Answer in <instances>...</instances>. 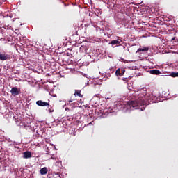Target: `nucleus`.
<instances>
[{
    "label": "nucleus",
    "instance_id": "15",
    "mask_svg": "<svg viewBox=\"0 0 178 178\" xmlns=\"http://www.w3.org/2000/svg\"><path fill=\"white\" fill-rule=\"evenodd\" d=\"M48 111L49 113H52V112L54 111V110L52 108V107H51V106H48Z\"/></svg>",
    "mask_w": 178,
    "mask_h": 178
},
{
    "label": "nucleus",
    "instance_id": "11",
    "mask_svg": "<svg viewBox=\"0 0 178 178\" xmlns=\"http://www.w3.org/2000/svg\"><path fill=\"white\" fill-rule=\"evenodd\" d=\"M151 74H156V75H159L161 74V71L158 70H152L149 71Z\"/></svg>",
    "mask_w": 178,
    "mask_h": 178
},
{
    "label": "nucleus",
    "instance_id": "7",
    "mask_svg": "<svg viewBox=\"0 0 178 178\" xmlns=\"http://www.w3.org/2000/svg\"><path fill=\"white\" fill-rule=\"evenodd\" d=\"M23 158H24L25 159L31 158V152L29 151L24 152L23 153Z\"/></svg>",
    "mask_w": 178,
    "mask_h": 178
},
{
    "label": "nucleus",
    "instance_id": "1",
    "mask_svg": "<svg viewBox=\"0 0 178 178\" xmlns=\"http://www.w3.org/2000/svg\"><path fill=\"white\" fill-rule=\"evenodd\" d=\"M155 98H156V97L153 95L145 96L144 95H140L138 96V94H135L132 97V99L134 100L127 102L123 106V111L124 112H130V111L133 110L132 108L137 109V108H140V106H146L150 102L154 104L156 102Z\"/></svg>",
    "mask_w": 178,
    "mask_h": 178
},
{
    "label": "nucleus",
    "instance_id": "2",
    "mask_svg": "<svg viewBox=\"0 0 178 178\" xmlns=\"http://www.w3.org/2000/svg\"><path fill=\"white\" fill-rule=\"evenodd\" d=\"M10 93L12 95H13V97H16L20 94V88L13 87L11 88Z\"/></svg>",
    "mask_w": 178,
    "mask_h": 178
},
{
    "label": "nucleus",
    "instance_id": "21",
    "mask_svg": "<svg viewBox=\"0 0 178 178\" xmlns=\"http://www.w3.org/2000/svg\"><path fill=\"white\" fill-rule=\"evenodd\" d=\"M99 96V95H97V97Z\"/></svg>",
    "mask_w": 178,
    "mask_h": 178
},
{
    "label": "nucleus",
    "instance_id": "20",
    "mask_svg": "<svg viewBox=\"0 0 178 178\" xmlns=\"http://www.w3.org/2000/svg\"><path fill=\"white\" fill-rule=\"evenodd\" d=\"M99 96V95H97V97Z\"/></svg>",
    "mask_w": 178,
    "mask_h": 178
},
{
    "label": "nucleus",
    "instance_id": "9",
    "mask_svg": "<svg viewBox=\"0 0 178 178\" xmlns=\"http://www.w3.org/2000/svg\"><path fill=\"white\" fill-rule=\"evenodd\" d=\"M40 173L42 175H47L48 173V168L47 167H44L40 170Z\"/></svg>",
    "mask_w": 178,
    "mask_h": 178
},
{
    "label": "nucleus",
    "instance_id": "8",
    "mask_svg": "<svg viewBox=\"0 0 178 178\" xmlns=\"http://www.w3.org/2000/svg\"><path fill=\"white\" fill-rule=\"evenodd\" d=\"M121 42H122V40H120V39H118L117 40H112L110 44L111 45H120Z\"/></svg>",
    "mask_w": 178,
    "mask_h": 178
},
{
    "label": "nucleus",
    "instance_id": "13",
    "mask_svg": "<svg viewBox=\"0 0 178 178\" xmlns=\"http://www.w3.org/2000/svg\"><path fill=\"white\" fill-rule=\"evenodd\" d=\"M121 70H120V68H118L116 72H115V74L116 76H122V74H121Z\"/></svg>",
    "mask_w": 178,
    "mask_h": 178
},
{
    "label": "nucleus",
    "instance_id": "5",
    "mask_svg": "<svg viewBox=\"0 0 178 178\" xmlns=\"http://www.w3.org/2000/svg\"><path fill=\"white\" fill-rule=\"evenodd\" d=\"M8 59H9V55L6 54H1L0 53V60H8Z\"/></svg>",
    "mask_w": 178,
    "mask_h": 178
},
{
    "label": "nucleus",
    "instance_id": "3",
    "mask_svg": "<svg viewBox=\"0 0 178 178\" xmlns=\"http://www.w3.org/2000/svg\"><path fill=\"white\" fill-rule=\"evenodd\" d=\"M36 105H38V106H49V103L42 102V100H38L36 102Z\"/></svg>",
    "mask_w": 178,
    "mask_h": 178
},
{
    "label": "nucleus",
    "instance_id": "4",
    "mask_svg": "<svg viewBox=\"0 0 178 178\" xmlns=\"http://www.w3.org/2000/svg\"><path fill=\"white\" fill-rule=\"evenodd\" d=\"M149 51V47H140L139 49H138L136 52L140 53V52H148Z\"/></svg>",
    "mask_w": 178,
    "mask_h": 178
},
{
    "label": "nucleus",
    "instance_id": "17",
    "mask_svg": "<svg viewBox=\"0 0 178 178\" xmlns=\"http://www.w3.org/2000/svg\"><path fill=\"white\" fill-rule=\"evenodd\" d=\"M175 40H176V37H173V38L171 39L172 41H175Z\"/></svg>",
    "mask_w": 178,
    "mask_h": 178
},
{
    "label": "nucleus",
    "instance_id": "16",
    "mask_svg": "<svg viewBox=\"0 0 178 178\" xmlns=\"http://www.w3.org/2000/svg\"><path fill=\"white\" fill-rule=\"evenodd\" d=\"M120 72H121V76H123V74L126 73V70H124V68H122L121 69Z\"/></svg>",
    "mask_w": 178,
    "mask_h": 178
},
{
    "label": "nucleus",
    "instance_id": "6",
    "mask_svg": "<svg viewBox=\"0 0 178 178\" xmlns=\"http://www.w3.org/2000/svg\"><path fill=\"white\" fill-rule=\"evenodd\" d=\"M48 178H60V175L59 173H52V174H48L47 175Z\"/></svg>",
    "mask_w": 178,
    "mask_h": 178
},
{
    "label": "nucleus",
    "instance_id": "19",
    "mask_svg": "<svg viewBox=\"0 0 178 178\" xmlns=\"http://www.w3.org/2000/svg\"><path fill=\"white\" fill-rule=\"evenodd\" d=\"M51 159H54V157L51 156Z\"/></svg>",
    "mask_w": 178,
    "mask_h": 178
},
{
    "label": "nucleus",
    "instance_id": "12",
    "mask_svg": "<svg viewBox=\"0 0 178 178\" xmlns=\"http://www.w3.org/2000/svg\"><path fill=\"white\" fill-rule=\"evenodd\" d=\"M77 99L76 97V95H72L71 96V97L70 98V99L68 100V102H73L74 101H76Z\"/></svg>",
    "mask_w": 178,
    "mask_h": 178
},
{
    "label": "nucleus",
    "instance_id": "10",
    "mask_svg": "<svg viewBox=\"0 0 178 178\" xmlns=\"http://www.w3.org/2000/svg\"><path fill=\"white\" fill-rule=\"evenodd\" d=\"M74 95H75V97H79L80 98H83V95H81V90H76Z\"/></svg>",
    "mask_w": 178,
    "mask_h": 178
},
{
    "label": "nucleus",
    "instance_id": "14",
    "mask_svg": "<svg viewBox=\"0 0 178 178\" xmlns=\"http://www.w3.org/2000/svg\"><path fill=\"white\" fill-rule=\"evenodd\" d=\"M170 76L171 77H178V72H172Z\"/></svg>",
    "mask_w": 178,
    "mask_h": 178
},
{
    "label": "nucleus",
    "instance_id": "18",
    "mask_svg": "<svg viewBox=\"0 0 178 178\" xmlns=\"http://www.w3.org/2000/svg\"><path fill=\"white\" fill-rule=\"evenodd\" d=\"M0 41H5V38H1L0 39Z\"/></svg>",
    "mask_w": 178,
    "mask_h": 178
}]
</instances>
